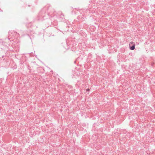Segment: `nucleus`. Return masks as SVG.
Returning a JSON list of instances; mask_svg holds the SVG:
<instances>
[{"mask_svg":"<svg viewBox=\"0 0 155 155\" xmlns=\"http://www.w3.org/2000/svg\"><path fill=\"white\" fill-rule=\"evenodd\" d=\"M18 36L19 34L15 31H12V32L10 31L8 33V39L10 40L11 38L12 39V40H10V41H12L14 38H16Z\"/></svg>","mask_w":155,"mask_h":155,"instance_id":"obj_2","label":"nucleus"},{"mask_svg":"<svg viewBox=\"0 0 155 155\" xmlns=\"http://www.w3.org/2000/svg\"><path fill=\"white\" fill-rule=\"evenodd\" d=\"M59 14H60V18H61L62 19L64 18V15L62 14L59 13Z\"/></svg>","mask_w":155,"mask_h":155,"instance_id":"obj_4","label":"nucleus"},{"mask_svg":"<svg viewBox=\"0 0 155 155\" xmlns=\"http://www.w3.org/2000/svg\"><path fill=\"white\" fill-rule=\"evenodd\" d=\"M129 46L130 49V50H134L135 49V45L134 42H130L129 44Z\"/></svg>","mask_w":155,"mask_h":155,"instance_id":"obj_3","label":"nucleus"},{"mask_svg":"<svg viewBox=\"0 0 155 155\" xmlns=\"http://www.w3.org/2000/svg\"><path fill=\"white\" fill-rule=\"evenodd\" d=\"M55 12L51 6H46L43 8L38 14V16L39 20H42L47 18V17L55 16Z\"/></svg>","mask_w":155,"mask_h":155,"instance_id":"obj_1","label":"nucleus"},{"mask_svg":"<svg viewBox=\"0 0 155 155\" xmlns=\"http://www.w3.org/2000/svg\"><path fill=\"white\" fill-rule=\"evenodd\" d=\"M90 91V89L89 88H87L86 90V91Z\"/></svg>","mask_w":155,"mask_h":155,"instance_id":"obj_5","label":"nucleus"}]
</instances>
